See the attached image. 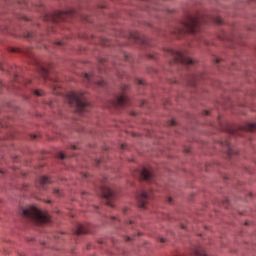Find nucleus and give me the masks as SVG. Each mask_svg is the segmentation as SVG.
<instances>
[{
  "instance_id": "1",
  "label": "nucleus",
  "mask_w": 256,
  "mask_h": 256,
  "mask_svg": "<svg viewBox=\"0 0 256 256\" xmlns=\"http://www.w3.org/2000/svg\"><path fill=\"white\" fill-rule=\"evenodd\" d=\"M201 17L187 16L186 19L180 23L179 27L174 30V35H183L185 33H197L201 29Z\"/></svg>"
},
{
  "instance_id": "2",
  "label": "nucleus",
  "mask_w": 256,
  "mask_h": 256,
  "mask_svg": "<svg viewBox=\"0 0 256 256\" xmlns=\"http://www.w3.org/2000/svg\"><path fill=\"white\" fill-rule=\"evenodd\" d=\"M22 214L28 221L36 223V225H43V223H49L51 221L47 212H43L35 206L27 207L23 210Z\"/></svg>"
},
{
  "instance_id": "3",
  "label": "nucleus",
  "mask_w": 256,
  "mask_h": 256,
  "mask_svg": "<svg viewBox=\"0 0 256 256\" xmlns=\"http://www.w3.org/2000/svg\"><path fill=\"white\" fill-rule=\"evenodd\" d=\"M66 99L72 107H76L78 113H85L89 111V102L83 92H70L67 94Z\"/></svg>"
},
{
  "instance_id": "4",
  "label": "nucleus",
  "mask_w": 256,
  "mask_h": 256,
  "mask_svg": "<svg viewBox=\"0 0 256 256\" xmlns=\"http://www.w3.org/2000/svg\"><path fill=\"white\" fill-rule=\"evenodd\" d=\"M168 53L173 58V63H179L180 65H195V61L181 51L169 49Z\"/></svg>"
},
{
  "instance_id": "5",
  "label": "nucleus",
  "mask_w": 256,
  "mask_h": 256,
  "mask_svg": "<svg viewBox=\"0 0 256 256\" xmlns=\"http://www.w3.org/2000/svg\"><path fill=\"white\" fill-rule=\"evenodd\" d=\"M100 195L105 199L108 207H113V201L117 199V195L113 189L105 185V183H102V186L100 187Z\"/></svg>"
},
{
  "instance_id": "6",
  "label": "nucleus",
  "mask_w": 256,
  "mask_h": 256,
  "mask_svg": "<svg viewBox=\"0 0 256 256\" xmlns=\"http://www.w3.org/2000/svg\"><path fill=\"white\" fill-rule=\"evenodd\" d=\"M151 193L152 192H147L143 190L136 195V201L140 209H147V205H149V201L153 199V195Z\"/></svg>"
},
{
  "instance_id": "7",
  "label": "nucleus",
  "mask_w": 256,
  "mask_h": 256,
  "mask_svg": "<svg viewBox=\"0 0 256 256\" xmlns=\"http://www.w3.org/2000/svg\"><path fill=\"white\" fill-rule=\"evenodd\" d=\"M125 105H129V98L125 93L116 96L111 102L109 107H114L115 109H121V107H125Z\"/></svg>"
},
{
  "instance_id": "8",
  "label": "nucleus",
  "mask_w": 256,
  "mask_h": 256,
  "mask_svg": "<svg viewBox=\"0 0 256 256\" xmlns=\"http://www.w3.org/2000/svg\"><path fill=\"white\" fill-rule=\"evenodd\" d=\"M84 81H86V83H88L89 85H97L98 87H105L106 82L105 80L101 79V80H95V76L94 75H89V74H84Z\"/></svg>"
},
{
  "instance_id": "9",
  "label": "nucleus",
  "mask_w": 256,
  "mask_h": 256,
  "mask_svg": "<svg viewBox=\"0 0 256 256\" xmlns=\"http://www.w3.org/2000/svg\"><path fill=\"white\" fill-rule=\"evenodd\" d=\"M134 175H139L144 181H153V173L149 171L147 168H142L141 170H137L136 174Z\"/></svg>"
},
{
  "instance_id": "10",
  "label": "nucleus",
  "mask_w": 256,
  "mask_h": 256,
  "mask_svg": "<svg viewBox=\"0 0 256 256\" xmlns=\"http://www.w3.org/2000/svg\"><path fill=\"white\" fill-rule=\"evenodd\" d=\"M50 183H51V179H49V177L42 176L36 182V187H38V189H45V187H47V185H49Z\"/></svg>"
},
{
  "instance_id": "11",
  "label": "nucleus",
  "mask_w": 256,
  "mask_h": 256,
  "mask_svg": "<svg viewBox=\"0 0 256 256\" xmlns=\"http://www.w3.org/2000/svg\"><path fill=\"white\" fill-rule=\"evenodd\" d=\"M69 15V12L65 11H58L52 16V21H65L67 19V16Z\"/></svg>"
},
{
  "instance_id": "12",
  "label": "nucleus",
  "mask_w": 256,
  "mask_h": 256,
  "mask_svg": "<svg viewBox=\"0 0 256 256\" xmlns=\"http://www.w3.org/2000/svg\"><path fill=\"white\" fill-rule=\"evenodd\" d=\"M130 39H134V41H139L142 45H149V39L147 37L141 36L139 33L130 34Z\"/></svg>"
},
{
  "instance_id": "13",
  "label": "nucleus",
  "mask_w": 256,
  "mask_h": 256,
  "mask_svg": "<svg viewBox=\"0 0 256 256\" xmlns=\"http://www.w3.org/2000/svg\"><path fill=\"white\" fill-rule=\"evenodd\" d=\"M201 77H203V74L192 75L188 80V85H190V87H195V85H197V81H199Z\"/></svg>"
},
{
  "instance_id": "14",
  "label": "nucleus",
  "mask_w": 256,
  "mask_h": 256,
  "mask_svg": "<svg viewBox=\"0 0 256 256\" xmlns=\"http://www.w3.org/2000/svg\"><path fill=\"white\" fill-rule=\"evenodd\" d=\"M86 233H89V228L83 224H79L75 230V235H85Z\"/></svg>"
},
{
  "instance_id": "15",
  "label": "nucleus",
  "mask_w": 256,
  "mask_h": 256,
  "mask_svg": "<svg viewBox=\"0 0 256 256\" xmlns=\"http://www.w3.org/2000/svg\"><path fill=\"white\" fill-rule=\"evenodd\" d=\"M192 254L194 256H208L207 253L205 252V250H203V248H201V247L194 248L192 251Z\"/></svg>"
},
{
  "instance_id": "16",
  "label": "nucleus",
  "mask_w": 256,
  "mask_h": 256,
  "mask_svg": "<svg viewBox=\"0 0 256 256\" xmlns=\"http://www.w3.org/2000/svg\"><path fill=\"white\" fill-rule=\"evenodd\" d=\"M243 131H256V123H249L246 126L240 127Z\"/></svg>"
},
{
  "instance_id": "17",
  "label": "nucleus",
  "mask_w": 256,
  "mask_h": 256,
  "mask_svg": "<svg viewBox=\"0 0 256 256\" xmlns=\"http://www.w3.org/2000/svg\"><path fill=\"white\" fill-rule=\"evenodd\" d=\"M226 147H227V153H228V157H233V155H235V153H237V151H235V149H233V147H231V144L229 142H225Z\"/></svg>"
},
{
  "instance_id": "18",
  "label": "nucleus",
  "mask_w": 256,
  "mask_h": 256,
  "mask_svg": "<svg viewBox=\"0 0 256 256\" xmlns=\"http://www.w3.org/2000/svg\"><path fill=\"white\" fill-rule=\"evenodd\" d=\"M40 73L44 79H49V70L45 67H40Z\"/></svg>"
},
{
  "instance_id": "19",
  "label": "nucleus",
  "mask_w": 256,
  "mask_h": 256,
  "mask_svg": "<svg viewBox=\"0 0 256 256\" xmlns=\"http://www.w3.org/2000/svg\"><path fill=\"white\" fill-rule=\"evenodd\" d=\"M51 81V83H53V88L54 89H57V87H59V80H57V79H51L50 80Z\"/></svg>"
},
{
  "instance_id": "20",
  "label": "nucleus",
  "mask_w": 256,
  "mask_h": 256,
  "mask_svg": "<svg viewBox=\"0 0 256 256\" xmlns=\"http://www.w3.org/2000/svg\"><path fill=\"white\" fill-rule=\"evenodd\" d=\"M214 22L217 25H222L223 24V19H221V17H217V18H214Z\"/></svg>"
},
{
  "instance_id": "21",
  "label": "nucleus",
  "mask_w": 256,
  "mask_h": 256,
  "mask_svg": "<svg viewBox=\"0 0 256 256\" xmlns=\"http://www.w3.org/2000/svg\"><path fill=\"white\" fill-rule=\"evenodd\" d=\"M228 131L231 133V135H239V131L235 128H230Z\"/></svg>"
},
{
  "instance_id": "22",
  "label": "nucleus",
  "mask_w": 256,
  "mask_h": 256,
  "mask_svg": "<svg viewBox=\"0 0 256 256\" xmlns=\"http://www.w3.org/2000/svg\"><path fill=\"white\" fill-rule=\"evenodd\" d=\"M34 95H37V97H42L43 92H41V91H39V90H36V91L34 92Z\"/></svg>"
},
{
  "instance_id": "23",
  "label": "nucleus",
  "mask_w": 256,
  "mask_h": 256,
  "mask_svg": "<svg viewBox=\"0 0 256 256\" xmlns=\"http://www.w3.org/2000/svg\"><path fill=\"white\" fill-rule=\"evenodd\" d=\"M65 154L63 152L58 153V159H65Z\"/></svg>"
},
{
  "instance_id": "24",
  "label": "nucleus",
  "mask_w": 256,
  "mask_h": 256,
  "mask_svg": "<svg viewBox=\"0 0 256 256\" xmlns=\"http://www.w3.org/2000/svg\"><path fill=\"white\" fill-rule=\"evenodd\" d=\"M54 194L59 197L61 195V191L59 189H54Z\"/></svg>"
},
{
  "instance_id": "25",
  "label": "nucleus",
  "mask_w": 256,
  "mask_h": 256,
  "mask_svg": "<svg viewBox=\"0 0 256 256\" xmlns=\"http://www.w3.org/2000/svg\"><path fill=\"white\" fill-rule=\"evenodd\" d=\"M215 63H216V65H217L218 63H221V58H216V59H215Z\"/></svg>"
},
{
  "instance_id": "26",
  "label": "nucleus",
  "mask_w": 256,
  "mask_h": 256,
  "mask_svg": "<svg viewBox=\"0 0 256 256\" xmlns=\"http://www.w3.org/2000/svg\"><path fill=\"white\" fill-rule=\"evenodd\" d=\"M126 89H129V86L127 85L122 86V91H125Z\"/></svg>"
},
{
  "instance_id": "27",
  "label": "nucleus",
  "mask_w": 256,
  "mask_h": 256,
  "mask_svg": "<svg viewBox=\"0 0 256 256\" xmlns=\"http://www.w3.org/2000/svg\"><path fill=\"white\" fill-rule=\"evenodd\" d=\"M170 125H172V126H173V125H177V122H175V120H171V121H170Z\"/></svg>"
},
{
  "instance_id": "28",
  "label": "nucleus",
  "mask_w": 256,
  "mask_h": 256,
  "mask_svg": "<svg viewBox=\"0 0 256 256\" xmlns=\"http://www.w3.org/2000/svg\"><path fill=\"white\" fill-rule=\"evenodd\" d=\"M138 85H143V80H137Z\"/></svg>"
},
{
  "instance_id": "29",
  "label": "nucleus",
  "mask_w": 256,
  "mask_h": 256,
  "mask_svg": "<svg viewBox=\"0 0 256 256\" xmlns=\"http://www.w3.org/2000/svg\"><path fill=\"white\" fill-rule=\"evenodd\" d=\"M166 241H167V240H166L165 238H160V242H161V243H166Z\"/></svg>"
},
{
  "instance_id": "30",
  "label": "nucleus",
  "mask_w": 256,
  "mask_h": 256,
  "mask_svg": "<svg viewBox=\"0 0 256 256\" xmlns=\"http://www.w3.org/2000/svg\"><path fill=\"white\" fill-rule=\"evenodd\" d=\"M27 37H28V39H31V37H33V35L31 33H28Z\"/></svg>"
},
{
  "instance_id": "31",
  "label": "nucleus",
  "mask_w": 256,
  "mask_h": 256,
  "mask_svg": "<svg viewBox=\"0 0 256 256\" xmlns=\"http://www.w3.org/2000/svg\"><path fill=\"white\" fill-rule=\"evenodd\" d=\"M56 44H57V45H64V42L59 41V42H57Z\"/></svg>"
},
{
  "instance_id": "32",
  "label": "nucleus",
  "mask_w": 256,
  "mask_h": 256,
  "mask_svg": "<svg viewBox=\"0 0 256 256\" xmlns=\"http://www.w3.org/2000/svg\"><path fill=\"white\" fill-rule=\"evenodd\" d=\"M172 201H173V198L169 197L168 198V203H172Z\"/></svg>"
},
{
  "instance_id": "33",
  "label": "nucleus",
  "mask_w": 256,
  "mask_h": 256,
  "mask_svg": "<svg viewBox=\"0 0 256 256\" xmlns=\"http://www.w3.org/2000/svg\"><path fill=\"white\" fill-rule=\"evenodd\" d=\"M204 115H209V111L205 110Z\"/></svg>"
},
{
  "instance_id": "34",
  "label": "nucleus",
  "mask_w": 256,
  "mask_h": 256,
  "mask_svg": "<svg viewBox=\"0 0 256 256\" xmlns=\"http://www.w3.org/2000/svg\"><path fill=\"white\" fill-rule=\"evenodd\" d=\"M83 177H84L85 179H87V177H88L87 173H84V174H83Z\"/></svg>"
},
{
  "instance_id": "35",
  "label": "nucleus",
  "mask_w": 256,
  "mask_h": 256,
  "mask_svg": "<svg viewBox=\"0 0 256 256\" xmlns=\"http://www.w3.org/2000/svg\"><path fill=\"white\" fill-rule=\"evenodd\" d=\"M126 241H131V237L127 236Z\"/></svg>"
},
{
  "instance_id": "36",
  "label": "nucleus",
  "mask_w": 256,
  "mask_h": 256,
  "mask_svg": "<svg viewBox=\"0 0 256 256\" xmlns=\"http://www.w3.org/2000/svg\"><path fill=\"white\" fill-rule=\"evenodd\" d=\"M123 213H127V208H124V209H123Z\"/></svg>"
},
{
  "instance_id": "37",
  "label": "nucleus",
  "mask_w": 256,
  "mask_h": 256,
  "mask_svg": "<svg viewBox=\"0 0 256 256\" xmlns=\"http://www.w3.org/2000/svg\"><path fill=\"white\" fill-rule=\"evenodd\" d=\"M32 139H37V136H36V135H33V136H32Z\"/></svg>"
},
{
  "instance_id": "38",
  "label": "nucleus",
  "mask_w": 256,
  "mask_h": 256,
  "mask_svg": "<svg viewBox=\"0 0 256 256\" xmlns=\"http://www.w3.org/2000/svg\"><path fill=\"white\" fill-rule=\"evenodd\" d=\"M72 149H77V146L73 145V146H72Z\"/></svg>"
},
{
  "instance_id": "39",
  "label": "nucleus",
  "mask_w": 256,
  "mask_h": 256,
  "mask_svg": "<svg viewBox=\"0 0 256 256\" xmlns=\"http://www.w3.org/2000/svg\"><path fill=\"white\" fill-rule=\"evenodd\" d=\"M129 224H130V225H133V222H132V220H130V221H129Z\"/></svg>"
},
{
  "instance_id": "40",
  "label": "nucleus",
  "mask_w": 256,
  "mask_h": 256,
  "mask_svg": "<svg viewBox=\"0 0 256 256\" xmlns=\"http://www.w3.org/2000/svg\"><path fill=\"white\" fill-rule=\"evenodd\" d=\"M99 163H101V160H98V161H97V165H99Z\"/></svg>"
},
{
  "instance_id": "41",
  "label": "nucleus",
  "mask_w": 256,
  "mask_h": 256,
  "mask_svg": "<svg viewBox=\"0 0 256 256\" xmlns=\"http://www.w3.org/2000/svg\"><path fill=\"white\" fill-rule=\"evenodd\" d=\"M15 51H17V50H15V49H12V52H13V53H15Z\"/></svg>"
},
{
  "instance_id": "42",
  "label": "nucleus",
  "mask_w": 256,
  "mask_h": 256,
  "mask_svg": "<svg viewBox=\"0 0 256 256\" xmlns=\"http://www.w3.org/2000/svg\"><path fill=\"white\" fill-rule=\"evenodd\" d=\"M122 149H125V145H122Z\"/></svg>"
},
{
  "instance_id": "43",
  "label": "nucleus",
  "mask_w": 256,
  "mask_h": 256,
  "mask_svg": "<svg viewBox=\"0 0 256 256\" xmlns=\"http://www.w3.org/2000/svg\"><path fill=\"white\" fill-rule=\"evenodd\" d=\"M176 256H181V254H177Z\"/></svg>"
},
{
  "instance_id": "44",
  "label": "nucleus",
  "mask_w": 256,
  "mask_h": 256,
  "mask_svg": "<svg viewBox=\"0 0 256 256\" xmlns=\"http://www.w3.org/2000/svg\"><path fill=\"white\" fill-rule=\"evenodd\" d=\"M113 219H117L116 217H113Z\"/></svg>"
}]
</instances>
